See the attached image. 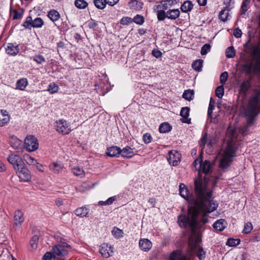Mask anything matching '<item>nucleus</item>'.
I'll use <instances>...</instances> for the list:
<instances>
[{
  "label": "nucleus",
  "mask_w": 260,
  "mask_h": 260,
  "mask_svg": "<svg viewBox=\"0 0 260 260\" xmlns=\"http://www.w3.org/2000/svg\"><path fill=\"white\" fill-rule=\"evenodd\" d=\"M113 248L107 243L102 244L100 248V252L104 258H108L113 253Z\"/></svg>",
  "instance_id": "11"
},
{
  "label": "nucleus",
  "mask_w": 260,
  "mask_h": 260,
  "mask_svg": "<svg viewBox=\"0 0 260 260\" xmlns=\"http://www.w3.org/2000/svg\"><path fill=\"white\" fill-rule=\"evenodd\" d=\"M7 160L11 164L15 170H19L21 166L24 165L22 157L18 154L11 153L7 157Z\"/></svg>",
  "instance_id": "8"
},
{
  "label": "nucleus",
  "mask_w": 260,
  "mask_h": 260,
  "mask_svg": "<svg viewBox=\"0 0 260 260\" xmlns=\"http://www.w3.org/2000/svg\"><path fill=\"white\" fill-rule=\"evenodd\" d=\"M189 111L190 109L187 107L182 108L180 111V115L182 117V118L181 119V121L183 123L188 124L190 123L191 119L188 118V116L189 115Z\"/></svg>",
  "instance_id": "15"
},
{
  "label": "nucleus",
  "mask_w": 260,
  "mask_h": 260,
  "mask_svg": "<svg viewBox=\"0 0 260 260\" xmlns=\"http://www.w3.org/2000/svg\"><path fill=\"white\" fill-rule=\"evenodd\" d=\"M167 18L171 20H175L180 16V11L179 9H170L167 11Z\"/></svg>",
  "instance_id": "23"
},
{
  "label": "nucleus",
  "mask_w": 260,
  "mask_h": 260,
  "mask_svg": "<svg viewBox=\"0 0 260 260\" xmlns=\"http://www.w3.org/2000/svg\"><path fill=\"white\" fill-rule=\"evenodd\" d=\"M32 59L38 64H41L46 62L45 58L41 54H36L32 57Z\"/></svg>",
  "instance_id": "33"
},
{
  "label": "nucleus",
  "mask_w": 260,
  "mask_h": 260,
  "mask_svg": "<svg viewBox=\"0 0 260 260\" xmlns=\"http://www.w3.org/2000/svg\"><path fill=\"white\" fill-rule=\"evenodd\" d=\"M132 22V19L128 17H123L120 20V23L123 25H128Z\"/></svg>",
  "instance_id": "54"
},
{
  "label": "nucleus",
  "mask_w": 260,
  "mask_h": 260,
  "mask_svg": "<svg viewBox=\"0 0 260 260\" xmlns=\"http://www.w3.org/2000/svg\"><path fill=\"white\" fill-rule=\"evenodd\" d=\"M169 260H187L186 256L181 255L180 252H173L170 257Z\"/></svg>",
  "instance_id": "27"
},
{
  "label": "nucleus",
  "mask_w": 260,
  "mask_h": 260,
  "mask_svg": "<svg viewBox=\"0 0 260 260\" xmlns=\"http://www.w3.org/2000/svg\"><path fill=\"white\" fill-rule=\"evenodd\" d=\"M50 170L55 174L59 173L63 168V166L60 162H54L49 166Z\"/></svg>",
  "instance_id": "21"
},
{
  "label": "nucleus",
  "mask_w": 260,
  "mask_h": 260,
  "mask_svg": "<svg viewBox=\"0 0 260 260\" xmlns=\"http://www.w3.org/2000/svg\"><path fill=\"white\" fill-rule=\"evenodd\" d=\"M250 0H244L242 4L241 7V14H245L248 10V6L250 4Z\"/></svg>",
  "instance_id": "43"
},
{
  "label": "nucleus",
  "mask_w": 260,
  "mask_h": 260,
  "mask_svg": "<svg viewBox=\"0 0 260 260\" xmlns=\"http://www.w3.org/2000/svg\"><path fill=\"white\" fill-rule=\"evenodd\" d=\"M234 135L235 132L231 131L229 128L226 135V138L228 139V142L220 161V166L223 169L227 168L232 161V158L236 156L237 144Z\"/></svg>",
  "instance_id": "2"
},
{
  "label": "nucleus",
  "mask_w": 260,
  "mask_h": 260,
  "mask_svg": "<svg viewBox=\"0 0 260 260\" xmlns=\"http://www.w3.org/2000/svg\"><path fill=\"white\" fill-rule=\"evenodd\" d=\"M143 140L145 144H149L152 141V137L149 133H146L143 135Z\"/></svg>",
  "instance_id": "56"
},
{
  "label": "nucleus",
  "mask_w": 260,
  "mask_h": 260,
  "mask_svg": "<svg viewBox=\"0 0 260 260\" xmlns=\"http://www.w3.org/2000/svg\"><path fill=\"white\" fill-rule=\"evenodd\" d=\"M24 159L28 165H35L37 164V160L29 154L24 155Z\"/></svg>",
  "instance_id": "38"
},
{
  "label": "nucleus",
  "mask_w": 260,
  "mask_h": 260,
  "mask_svg": "<svg viewBox=\"0 0 260 260\" xmlns=\"http://www.w3.org/2000/svg\"><path fill=\"white\" fill-rule=\"evenodd\" d=\"M24 221L23 213L20 210H17L15 212L14 217V225L20 228Z\"/></svg>",
  "instance_id": "13"
},
{
  "label": "nucleus",
  "mask_w": 260,
  "mask_h": 260,
  "mask_svg": "<svg viewBox=\"0 0 260 260\" xmlns=\"http://www.w3.org/2000/svg\"><path fill=\"white\" fill-rule=\"evenodd\" d=\"M59 89L58 86L54 83H51L48 88V91L51 94L56 93Z\"/></svg>",
  "instance_id": "45"
},
{
  "label": "nucleus",
  "mask_w": 260,
  "mask_h": 260,
  "mask_svg": "<svg viewBox=\"0 0 260 260\" xmlns=\"http://www.w3.org/2000/svg\"><path fill=\"white\" fill-rule=\"evenodd\" d=\"M28 85V81L26 78H22L18 80L16 83L15 89L21 91L24 90Z\"/></svg>",
  "instance_id": "19"
},
{
  "label": "nucleus",
  "mask_w": 260,
  "mask_h": 260,
  "mask_svg": "<svg viewBox=\"0 0 260 260\" xmlns=\"http://www.w3.org/2000/svg\"><path fill=\"white\" fill-rule=\"evenodd\" d=\"M161 10H164L165 11L168 8V6H169L168 2H167V0H162L161 2Z\"/></svg>",
  "instance_id": "62"
},
{
  "label": "nucleus",
  "mask_w": 260,
  "mask_h": 260,
  "mask_svg": "<svg viewBox=\"0 0 260 260\" xmlns=\"http://www.w3.org/2000/svg\"><path fill=\"white\" fill-rule=\"evenodd\" d=\"M10 120L8 115L3 114V111L0 112V126H3L7 124Z\"/></svg>",
  "instance_id": "35"
},
{
  "label": "nucleus",
  "mask_w": 260,
  "mask_h": 260,
  "mask_svg": "<svg viewBox=\"0 0 260 260\" xmlns=\"http://www.w3.org/2000/svg\"><path fill=\"white\" fill-rule=\"evenodd\" d=\"M116 199V196L111 197L108 198L106 201H100L99 202V205L100 206H107L111 205Z\"/></svg>",
  "instance_id": "36"
},
{
  "label": "nucleus",
  "mask_w": 260,
  "mask_h": 260,
  "mask_svg": "<svg viewBox=\"0 0 260 260\" xmlns=\"http://www.w3.org/2000/svg\"><path fill=\"white\" fill-rule=\"evenodd\" d=\"M121 155L123 157L130 158L134 155L133 149L129 146H126L121 149Z\"/></svg>",
  "instance_id": "24"
},
{
  "label": "nucleus",
  "mask_w": 260,
  "mask_h": 260,
  "mask_svg": "<svg viewBox=\"0 0 260 260\" xmlns=\"http://www.w3.org/2000/svg\"><path fill=\"white\" fill-rule=\"evenodd\" d=\"M89 212V209L86 206L78 208L75 211V214L80 217H86Z\"/></svg>",
  "instance_id": "20"
},
{
  "label": "nucleus",
  "mask_w": 260,
  "mask_h": 260,
  "mask_svg": "<svg viewBox=\"0 0 260 260\" xmlns=\"http://www.w3.org/2000/svg\"><path fill=\"white\" fill-rule=\"evenodd\" d=\"M224 94V88L222 85L217 87L215 90V95L218 98L221 99Z\"/></svg>",
  "instance_id": "48"
},
{
  "label": "nucleus",
  "mask_w": 260,
  "mask_h": 260,
  "mask_svg": "<svg viewBox=\"0 0 260 260\" xmlns=\"http://www.w3.org/2000/svg\"><path fill=\"white\" fill-rule=\"evenodd\" d=\"M211 46L209 44H205L201 48V54L202 55H206L210 51Z\"/></svg>",
  "instance_id": "53"
},
{
  "label": "nucleus",
  "mask_w": 260,
  "mask_h": 260,
  "mask_svg": "<svg viewBox=\"0 0 260 260\" xmlns=\"http://www.w3.org/2000/svg\"><path fill=\"white\" fill-rule=\"evenodd\" d=\"M203 60L198 59L194 61L192 63V68L196 71L200 72L202 70Z\"/></svg>",
  "instance_id": "29"
},
{
  "label": "nucleus",
  "mask_w": 260,
  "mask_h": 260,
  "mask_svg": "<svg viewBox=\"0 0 260 260\" xmlns=\"http://www.w3.org/2000/svg\"><path fill=\"white\" fill-rule=\"evenodd\" d=\"M121 149L117 146H112L107 149V155L111 157H117L121 154Z\"/></svg>",
  "instance_id": "18"
},
{
  "label": "nucleus",
  "mask_w": 260,
  "mask_h": 260,
  "mask_svg": "<svg viewBox=\"0 0 260 260\" xmlns=\"http://www.w3.org/2000/svg\"><path fill=\"white\" fill-rule=\"evenodd\" d=\"M214 107L215 106L214 105H209V107H208V117L209 118H210L211 119L212 118V113H213V110L214 109ZM211 122H212V119H211Z\"/></svg>",
  "instance_id": "59"
},
{
  "label": "nucleus",
  "mask_w": 260,
  "mask_h": 260,
  "mask_svg": "<svg viewBox=\"0 0 260 260\" xmlns=\"http://www.w3.org/2000/svg\"><path fill=\"white\" fill-rule=\"evenodd\" d=\"M253 226L251 222H248L245 223L242 233L245 234L250 233L252 230Z\"/></svg>",
  "instance_id": "47"
},
{
  "label": "nucleus",
  "mask_w": 260,
  "mask_h": 260,
  "mask_svg": "<svg viewBox=\"0 0 260 260\" xmlns=\"http://www.w3.org/2000/svg\"><path fill=\"white\" fill-rule=\"evenodd\" d=\"M24 145L27 151L33 152L38 149L39 147V142L35 136L29 135L25 138Z\"/></svg>",
  "instance_id": "5"
},
{
  "label": "nucleus",
  "mask_w": 260,
  "mask_h": 260,
  "mask_svg": "<svg viewBox=\"0 0 260 260\" xmlns=\"http://www.w3.org/2000/svg\"><path fill=\"white\" fill-rule=\"evenodd\" d=\"M139 247L141 250L147 251L151 248L152 243L147 239H140L139 241Z\"/></svg>",
  "instance_id": "17"
},
{
  "label": "nucleus",
  "mask_w": 260,
  "mask_h": 260,
  "mask_svg": "<svg viewBox=\"0 0 260 260\" xmlns=\"http://www.w3.org/2000/svg\"><path fill=\"white\" fill-rule=\"evenodd\" d=\"M251 87V81L249 79L244 80L240 85L239 92L240 93L246 95Z\"/></svg>",
  "instance_id": "16"
},
{
  "label": "nucleus",
  "mask_w": 260,
  "mask_h": 260,
  "mask_svg": "<svg viewBox=\"0 0 260 260\" xmlns=\"http://www.w3.org/2000/svg\"><path fill=\"white\" fill-rule=\"evenodd\" d=\"M213 170V164L211 163V162L209 160H205L202 163V165L201 166V167L198 170V177L196 179H199V172L200 174V176L201 177L202 181L204 182V181H203V178L201 174V172L205 174V175H210L211 174ZM206 178V183L207 184V178L204 177V178ZM205 181V180H204Z\"/></svg>",
  "instance_id": "7"
},
{
  "label": "nucleus",
  "mask_w": 260,
  "mask_h": 260,
  "mask_svg": "<svg viewBox=\"0 0 260 260\" xmlns=\"http://www.w3.org/2000/svg\"><path fill=\"white\" fill-rule=\"evenodd\" d=\"M242 35V31L239 28H236L234 30V35L236 38H240L241 37Z\"/></svg>",
  "instance_id": "60"
},
{
  "label": "nucleus",
  "mask_w": 260,
  "mask_h": 260,
  "mask_svg": "<svg viewBox=\"0 0 260 260\" xmlns=\"http://www.w3.org/2000/svg\"><path fill=\"white\" fill-rule=\"evenodd\" d=\"M11 13L14 20L20 19L22 16V14L16 10H11Z\"/></svg>",
  "instance_id": "51"
},
{
  "label": "nucleus",
  "mask_w": 260,
  "mask_h": 260,
  "mask_svg": "<svg viewBox=\"0 0 260 260\" xmlns=\"http://www.w3.org/2000/svg\"><path fill=\"white\" fill-rule=\"evenodd\" d=\"M39 237L38 235H34L30 240V245L33 249H36L38 246Z\"/></svg>",
  "instance_id": "41"
},
{
  "label": "nucleus",
  "mask_w": 260,
  "mask_h": 260,
  "mask_svg": "<svg viewBox=\"0 0 260 260\" xmlns=\"http://www.w3.org/2000/svg\"><path fill=\"white\" fill-rule=\"evenodd\" d=\"M199 179H194V191L196 198L189 196L186 186L183 183L179 185L180 196L188 202L187 214H181L178 217V222L181 227H189L193 232L204 229V225L208 222V213L215 210L218 204L211 200L212 191L206 183L203 182L199 174Z\"/></svg>",
  "instance_id": "1"
},
{
  "label": "nucleus",
  "mask_w": 260,
  "mask_h": 260,
  "mask_svg": "<svg viewBox=\"0 0 260 260\" xmlns=\"http://www.w3.org/2000/svg\"><path fill=\"white\" fill-rule=\"evenodd\" d=\"M197 255L200 260H202L205 258L206 255V252L203 250L202 247L200 246L199 247Z\"/></svg>",
  "instance_id": "52"
},
{
  "label": "nucleus",
  "mask_w": 260,
  "mask_h": 260,
  "mask_svg": "<svg viewBox=\"0 0 260 260\" xmlns=\"http://www.w3.org/2000/svg\"><path fill=\"white\" fill-rule=\"evenodd\" d=\"M10 144L11 146L15 150L20 151L22 149V141L15 136H11L10 138Z\"/></svg>",
  "instance_id": "14"
},
{
  "label": "nucleus",
  "mask_w": 260,
  "mask_h": 260,
  "mask_svg": "<svg viewBox=\"0 0 260 260\" xmlns=\"http://www.w3.org/2000/svg\"><path fill=\"white\" fill-rule=\"evenodd\" d=\"M228 78V73L227 72H224L220 76V82L223 85L227 81Z\"/></svg>",
  "instance_id": "55"
},
{
  "label": "nucleus",
  "mask_w": 260,
  "mask_h": 260,
  "mask_svg": "<svg viewBox=\"0 0 260 260\" xmlns=\"http://www.w3.org/2000/svg\"><path fill=\"white\" fill-rule=\"evenodd\" d=\"M240 243L239 239L229 238L226 242V244L229 246H236Z\"/></svg>",
  "instance_id": "39"
},
{
  "label": "nucleus",
  "mask_w": 260,
  "mask_h": 260,
  "mask_svg": "<svg viewBox=\"0 0 260 260\" xmlns=\"http://www.w3.org/2000/svg\"><path fill=\"white\" fill-rule=\"evenodd\" d=\"M20 179L26 182L31 179L30 173L27 168L23 165L21 166V168L19 170H15Z\"/></svg>",
  "instance_id": "10"
},
{
  "label": "nucleus",
  "mask_w": 260,
  "mask_h": 260,
  "mask_svg": "<svg viewBox=\"0 0 260 260\" xmlns=\"http://www.w3.org/2000/svg\"><path fill=\"white\" fill-rule=\"evenodd\" d=\"M93 3L98 9L101 10L104 9L108 5L106 0H93Z\"/></svg>",
  "instance_id": "32"
},
{
  "label": "nucleus",
  "mask_w": 260,
  "mask_h": 260,
  "mask_svg": "<svg viewBox=\"0 0 260 260\" xmlns=\"http://www.w3.org/2000/svg\"><path fill=\"white\" fill-rule=\"evenodd\" d=\"M193 8V4L190 1L184 2L181 6V10L183 12L187 13L191 11Z\"/></svg>",
  "instance_id": "26"
},
{
  "label": "nucleus",
  "mask_w": 260,
  "mask_h": 260,
  "mask_svg": "<svg viewBox=\"0 0 260 260\" xmlns=\"http://www.w3.org/2000/svg\"><path fill=\"white\" fill-rule=\"evenodd\" d=\"M152 54L156 58H158L161 56L162 53L158 49H154L152 51Z\"/></svg>",
  "instance_id": "61"
},
{
  "label": "nucleus",
  "mask_w": 260,
  "mask_h": 260,
  "mask_svg": "<svg viewBox=\"0 0 260 260\" xmlns=\"http://www.w3.org/2000/svg\"><path fill=\"white\" fill-rule=\"evenodd\" d=\"M75 5L78 8L85 9L88 5L87 3L84 0H76Z\"/></svg>",
  "instance_id": "42"
},
{
  "label": "nucleus",
  "mask_w": 260,
  "mask_h": 260,
  "mask_svg": "<svg viewBox=\"0 0 260 260\" xmlns=\"http://www.w3.org/2000/svg\"><path fill=\"white\" fill-rule=\"evenodd\" d=\"M254 95L249 100L248 104V111L252 115H254L256 111H258L260 108L258 107L260 97V88L253 89Z\"/></svg>",
  "instance_id": "4"
},
{
  "label": "nucleus",
  "mask_w": 260,
  "mask_h": 260,
  "mask_svg": "<svg viewBox=\"0 0 260 260\" xmlns=\"http://www.w3.org/2000/svg\"><path fill=\"white\" fill-rule=\"evenodd\" d=\"M171 125L167 122L161 123L159 127V131L161 133H166L171 130Z\"/></svg>",
  "instance_id": "30"
},
{
  "label": "nucleus",
  "mask_w": 260,
  "mask_h": 260,
  "mask_svg": "<svg viewBox=\"0 0 260 260\" xmlns=\"http://www.w3.org/2000/svg\"><path fill=\"white\" fill-rule=\"evenodd\" d=\"M226 56L228 58H233L235 55V50L233 46H230L226 48L225 52Z\"/></svg>",
  "instance_id": "40"
},
{
  "label": "nucleus",
  "mask_w": 260,
  "mask_h": 260,
  "mask_svg": "<svg viewBox=\"0 0 260 260\" xmlns=\"http://www.w3.org/2000/svg\"><path fill=\"white\" fill-rule=\"evenodd\" d=\"M202 156L201 154L194 161L193 166L197 168V165H199V168L201 167L202 165Z\"/></svg>",
  "instance_id": "57"
},
{
  "label": "nucleus",
  "mask_w": 260,
  "mask_h": 260,
  "mask_svg": "<svg viewBox=\"0 0 260 260\" xmlns=\"http://www.w3.org/2000/svg\"><path fill=\"white\" fill-rule=\"evenodd\" d=\"M54 127L57 132L63 135H67L72 131L69 123L63 119L56 121Z\"/></svg>",
  "instance_id": "6"
},
{
  "label": "nucleus",
  "mask_w": 260,
  "mask_h": 260,
  "mask_svg": "<svg viewBox=\"0 0 260 260\" xmlns=\"http://www.w3.org/2000/svg\"><path fill=\"white\" fill-rule=\"evenodd\" d=\"M226 222L223 219L216 220L213 225V228L219 231H222L225 228Z\"/></svg>",
  "instance_id": "22"
},
{
  "label": "nucleus",
  "mask_w": 260,
  "mask_h": 260,
  "mask_svg": "<svg viewBox=\"0 0 260 260\" xmlns=\"http://www.w3.org/2000/svg\"><path fill=\"white\" fill-rule=\"evenodd\" d=\"M258 111H256L254 115H252L250 112L248 111V107L247 108L246 111V115L249 117L247 120V124L248 126L251 125L253 123V120L255 116H256L257 114Z\"/></svg>",
  "instance_id": "37"
},
{
  "label": "nucleus",
  "mask_w": 260,
  "mask_h": 260,
  "mask_svg": "<svg viewBox=\"0 0 260 260\" xmlns=\"http://www.w3.org/2000/svg\"><path fill=\"white\" fill-rule=\"evenodd\" d=\"M32 24V18L30 16L26 17L25 21L23 24V26L26 28H30L32 27L31 25Z\"/></svg>",
  "instance_id": "50"
},
{
  "label": "nucleus",
  "mask_w": 260,
  "mask_h": 260,
  "mask_svg": "<svg viewBox=\"0 0 260 260\" xmlns=\"http://www.w3.org/2000/svg\"><path fill=\"white\" fill-rule=\"evenodd\" d=\"M182 97L189 101L192 100L194 98V91L191 89L185 90L183 93Z\"/></svg>",
  "instance_id": "28"
},
{
  "label": "nucleus",
  "mask_w": 260,
  "mask_h": 260,
  "mask_svg": "<svg viewBox=\"0 0 260 260\" xmlns=\"http://www.w3.org/2000/svg\"><path fill=\"white\" fill-rule=\"evenodd\" d=\"M71 246L64 242L60 243L53 246L50 251L45 253L43 257V260H64L68 254L67 248H71Z\"/></svg>",
  "instance_id": "3"
},
{
  "label": "nucleus",
  "mask_w": 260,
  "mask_h": 260,
  "mask_svg": "<svg viewBox=\"0 0 260 260\" xmlns=\"http://www.w3.org/2000/svg\"><path fill=\"white\" fill-rule=\"evenodd\" d=\"M47 16L53 22H55L58 20L60 18V14L59 12L54 9L50 10L48 12Z\"/></svg>",
  "instance_id": "25"
},
{
  "label": "nucleus",
  "mask_w": 260,
  "mask_h": 260,
  "mask_svg": "<svg viewBox=\"0 0 260 260\" xmlns=\"http://www.w3.org/2000/svg\"><path fill=\"white\" fill-rule=\"evenodd\" d=\"M6 53L9 55L16 56L19 52V45L16 43H8L5 47Z\"/></svg>",
  "instance_id": "12"
},
{
  "label": "nucleus",
  "mask_w": 260,
  "mask_h": 260,
  "mask_svg": "<svg viewBox=\"0 0 260 260\" xmlns=\"http://www.w3.org/2000/svg\"><path fill=\"white\" fill-rule=\"evenodd\" d=\"M243 70L247 73H250L252 70V63H246L243 66Z\"/></svg>",
  "instance_id": "58"
},
{
  "label": "nucleus",
  "mask_w": 260,
  "mask_h": 260,
  "mask_svg": "<svg viewBox=\"0 0 260 260\" xmlns=\"http://www.w3.org/2000/svg\"><path fill=\"white\" fill-rule=\"evenodd\" d=\"M156 13L158 21H162L166 18H167V13L164 10H157L156 11Z\"/></svg>",
  "instance_id": "44"
},
{
  "label": "nucleus",
  "mask_w": 260,
  "mask_h": 260,
  "mask_svg": "<svg viewBox=\"0 0 260 260\" xmlns=\"http://www.w3.org/2000/svg\"><path fill=\"white\" fill-rule=\"evenodd\" d=\"M133 21L138 24L142 25L144 22V18L141 15H137L134 17Z\"/></svg>",
  "instance_id": "49"
},
{
  "label": "nucleus",
  "mask_w": 260,
  "mask_h": 260,
  "mask_svg": "<svg viewBox=\"0 0 260 260\" xmlns=\"http://www.w3.org/2000/svg\"><path fill=\"white\" fill-rule=\"evenodd\" d=\"M112 234L116 238H120L123 237V232L122 230L117 228H114L112 231Z\"/></svg>",
  "instance_id": "46"
},
{
  "label": "nucleus",
  "mask_w": 260,
  "mask_h": 260,
  "mask_svg": "<svg viewBox=\"0 0 260 260\" xmlns=\"http://www.w3.org/2000/svg\"><path fill=\"white\" fill-rule=\"evenodd\" d=\"M88 25L90 28H94L98 26V23L95 21L91 20L88 22Z\"/></svg>",
  "instance_id": "63"
},
{
  "label": "nucleus",
  "mask_w": 260,
  "mask_h": 260,
  "mask_svg": "<svg viewBox=\"0 0 260 260\" xmlns=\"http://www.w3.org/2000/svg\"><path fill=\"white\" fill-rule=\"evenodd\" d=\"M44 25V21L41 18L38 17L32 20V27L40 28Z\"/></svg>",
  "instance_id": "34"
},
{
  "label": "nucleus",
  "mask_w": 260,
  "mask_h": 260,
  "mask_svg": "<svg viewBox=\"0 0 260 260\" xmlns=\"http://www.w3.org/2000/svg\"><path fill=\"white\" fill-rule=\"evenodd\" d=\"M181 158V156L179 152L176 150H172L169 152L168 161L170 165L176 166L180 163Z\"/></svg>",
  "instance_id": "9"
},
{
  "label": "nucleus",
  "mask_w": 260,
  "mask_h": 260,
  "mask_svg": "<svg viewBox=\"0 0 260 260\" xmlns=\"http://www.w3.org/2000/svg\"><path fill=\"white\" fill-rule=\"evenodd\" d=\"M119 0H106L108 5L110 6H114L118 3Z\"/></svg>",
  "instance_id": "64"
},
{
  "label": "nucleus",
  "mask_w": 260,
  "mask_h": 260,
  "mask_svg": "<svg viewBox=\"0 0 260 260\" xmlns=\"http://www.w3.org/2000/svg\"><path fill=\"white\" fill-rule=\"evenodd\" d=\"M73 174L78 177L82 178L85 176V173L83 169L79 167H75L72 169Z\"/></svg>",
  "instance_id": "31"
}]
</instances>
